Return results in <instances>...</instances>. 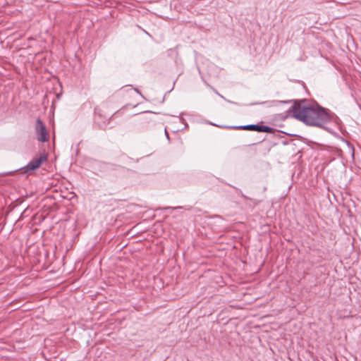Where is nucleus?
<instances>
[{
	"instance_id": "4",
	"label": "nucleus",
	"mask_w": 361,
	"mask_h": 361,
	"mask_svg": "<svg viewBox=\"0 0 361 361\" xmlns=\"http://www.w3.org/2000/svg\"><path fill=\"white\" fill-rule=\"evenodd\" d=\"M35 128L37 135H47L46 127L39 118L36 120Z\"/></svg>"
},
{
	"instance_id": "5",
	"label": "nucleus",
	"mask_w": 361,
	"mask_h": 361,
	"mask_svg": "<svg viewBox=\"0 0 361 361\" xmlns=\"http://www.w3.org/2000/svg\"><path fill=\"white\" fill-rule=\"evenodd\" d=\"M182 208H183L182 207H164L163 209L164 211H168V210L172 211V210L180 209H182Z\"/></svg>"
},
{
	"instance_id": "7",
	"label": "nucleus",
	"mask_w": 361,
	"mask_h": 361,
	"mask_svg": "<svg viewBox=\"0 0 361 361\" xmlns=\"http://www.w3.org/2000/svg\"><path fill=\"white\" fill-rule=\"evenodd\" d=\"M285 133V135H288V136L296 135L295 134H292V133Z\"/></svg>"
},
{
	"instance_id": "3",
	"label": "nucleus",
	"mask_w": 361,
	"mask_h": 361,
	"mask_svg": "<svg viewBox=\"0 0 361 361\" xmlns=\"http://www.w3.org/2000/svg\"><path fill=\"white\" fill-rule=\"evenodd\" d=\"M47 160V154L43 153L39 157H34L25 166V171H31L37 169L42 163Z\"/></svg>"
},
{
	"instance_id": "9",
	"label": "nucleus",
	"mask_w": 361,
	"mask_h": 361,
	"mask_svg": "<svg viewBox=\"0 0 361 361\" xmlns=\"http://www.w3.org/2000/svg\"><path fill=\"white\" fill-rule=\"evenodd\" d=\"M164 133H165L166 135H168V133L166 129H164Z\"/></svg>"
},
{
	"instance_id": "1",
	"label": "nucleus",
	"mask_w": 361,
	"mask_h": 361,
	"mask_svg": "<svg viewBox=\"0 0 361 361\" xmlns=\"http://www.w3.org/2000/svg\"><path fill=\"white\" fill-rule=\"evenodd\" d=\"M292 116L306 125L322 128L329 133L337 135L338 132L336 129L326 126L329 123L333 122L335 123L336 128L341 133L344 134L339 118L329 114L327 109L318 104H307L305 100L295 102L292 106Z\"/></svg>"
},
{
	"instance_id": "2",
	"label": "nucleus",
	"mask_w": 361,
	"mask_h": 361,
	"mask_svg": "<svg viewBox=\"0 0 361 361\" xmlns=\"http://www.w3.org/2000/svg\"><path fill=\"white\" fill-rule=\"evenodd\" d=\"M231 128L235 129H244V130H252L259 133H267L270 134H274L276 130L273 128H270L264 125H246V126H231Z\"/></svg>"
},
{
	"instance_id": "10",
	"label": "nucleus",
	"mask_w": 361,
	"mask_h": 361,
	"mask_svg": "<svg viewBox=\"0 0 361 361\" xmlns=\"http://www.w3.org/2000/svg\"><path fill=\"white\" fill-rule=\"evenodd\" d=\"M241 195H242V196H243V197H245V198H246V199L247 198V197L245 195H243L242 192H241Z\"/></svg>"
},
{
	"instance_id": "6",
	"label": "nucleus",
	"mask_w": 361,
	"mask_h": 361,
	"mask_svg": "<svg viewBox=\"0 0 361 361\" xmlns=\"http://www.w3.org/2000/svg\"><path fill=\"white\" fill-rule=\"evenodd\" d=\"M38 140L42 142H46L49 140L50 137H37Z\"/></svg>"
},
{
	"instance_id": "8",
	"label": "nucleus",
	"mask_w": 361,
	"mask_h": 361,
	"mask_svg": "<svg viewBox=\"0 0 361 361\" xmlns=\"http://www.w3.org/2000/svg\"><path fill=\"white\" fill-rule=\"evenodd\" d=\"M166 137V140H167L168 142H170V141H171V139H170V138H171V137L167 136V137Z\"/></svg>"
},
{
	"instance_id": "11",
	"label": "nucleus",
	"mask_w": 361,
	"mask_h": 361,
	"mask_svg": "<svg viewBox=\"0 0 361 361\" xmlns=\"http://www.w3.org/2000/svg\"><path fill=\"white\" fill-rule=\"evenodd\" d=\"M351 148H352V151H353V154L354 153V149H353V147Z\"/></svg>"
}]
</instances>
